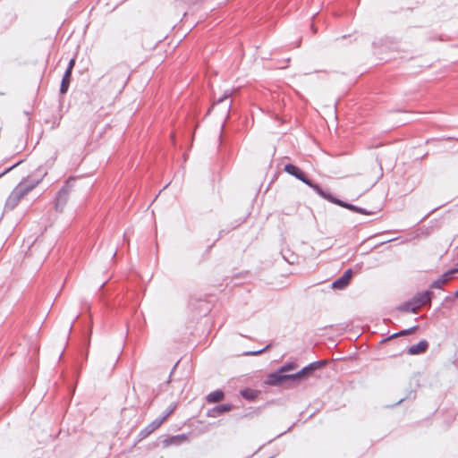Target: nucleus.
<instances>
[{"label": "nucleus", "instance_id": "obj_18", "mask_svg": "<svg viewBox=\"0 0 458 458\" xmlns=\"http://www.w3.org/2000/svg\"><path fill=\"white\" fill-rule=\"evenodd\" d=\"M416 329H417V327H411L410 329L403 330V331H401V332H399L397 334L393 335L391 336V338H394V337H396V336H399V335H408L410 333L414 332Z\"/></svg>", "mask_w": 458, "mask_h": 458}, {"label": "nucleus", "instance_id": "obj_8", "mask_svg": "<svg viewBox=\"0 0 458 458\" xmlns=\"http://www.w3.org/2000/svg\"><path fill=\"white\" fill-rule=\"evenodd\" d=\"M432 293L425 292L419 293L414 296L411 301H413L414 307L419 310L422 306L430 303Z\"/></svg>", "mask_w": 458, "mask_h": 458}, {"label": "nucleus", "instance_id": "obj_5", "mask_svg": "<svg viewBox=\"0 0 458 458\" xmlns=\"http://www.w3.org/2000/svg\"><path fill=\"white\" fill-rule=\"evenodd\" d=\"M174 407H171V408L167 409V411L162 417L157 418L148 426H147L142 432L144 434V436L148 435V434L152 433L154 430H156L157 428H158L162 425V423L166 420V418L174 411Z\"/></svg>", "mask_w": 458, "mask_h": 458}, {"label": "nucleus", "instance_id": "obj_6", "mask_svg": "<svg viewBox=\"0 0 458 458\" xmlns=\"http://www.w3.org/2000/svg\"><path fill=\"white\" fill-rule=\"evenodd\" d=\"M68 196H69V186L67 184L66 186L62 188L56 195L55 201V208L57 211L63 210L64 207L65 206V204L67 202Z\"/></svg>", "mask_w": 458, "mask_h": 458}, {"label": "nucleus", "instance_id": "obj_22", "mask_svg": "<svg viewBox=\"0 0 458 458\" xmlns=\"http://www.w3.org/2000/svg\"><path fill=\"white\" fill-rule=\"evenodd\" d=\"M455 296L458 298V290L455 292Z\"/></svg>", "mask_w": 458, "mask_h": 458}, {"label": "nucleus", "instance_id": "obj_15", "mask_svg": "<svg viewBox=\"0 0 458 458\" xmlns=\"http://www.w3.org/2000/svg\"><path fill=\"white\" fill-rule=\"evenodd\" d=\"M297 367H298L297 363H295V362H288V363L284 364V366H282L278 369L283 374H285L286 372H290V371L294 370L295 369H297Z\"/></svg>", "mask_w": 458, "mask_h": 458}, {"label": "nucleus", "instance_id": "obj_2", "mask_svg": "<svg viewBox=\"0 0 458 458\" xmlns=\"http://www.w3.org/2000/svg\"><path fill=\"white\" fill-rule=\"evenodd\" d=\"M43 174H40L38 178L29 177L19 183L9 195L5 204L6 208H14L20 200L41 182Z\"/></svg>", "mask_w": 458, "mask_h": 458}, {"label": "nucleus", "instance_id": "obj_4", "mask_svg": "<svg viewBox=\"0 0 458 458\" xmlns=\"http://www.w3.org/2000/svg\"><path fill=\"white\" fill-rule=\"evenodd\" d=\"M320 197H322L325 199H327L328 201H330V202H332L334 204H336L338 206L345 208H347L349 210H352V211H354V212H357V213H360V214H363V215H369V214L364 208H361L356 207L354 205L349 204L347 202L342 201V200L333 197L332 195H330V194H328V193H327L325 191H324V195H321Z\"/></svg>", "mask_w": 458, "mask_h": 458}, {"label": "nucleus", "instance_id": "obj_12", "mask_svg": "<svg viewBox=\"0 0 458 458\" xmlns=\"http://www.w3.org/2000/svg\"><path fill=\"white\" fill-rule=\"evenodd\" d=\"M224 393L220 390L214 391L207 396V400L209 403H217L223 400Z\"/></svg>", "mask_w": 458, "mask_h": 458}, {"label": "nucleus", "instance_id": "obj_10", "mask_svg": "<svg viewBox=\"0 0 458 458\" xmlns=\"http://www.w3.org/2000/svg\"><path fill=\"white\" fill-rule=\"evenodd\" d=\"M352 271L351 269L346 270L344 275L333 283V288L344 289L345 288L352 278Z\"/></svg>", "mask_w": 458, "mask_h": 458}, {"label": "nucleus", "instance_id": "obj_1", "mask_svg": "<svg viewBox=\"0 0 458 458\" xmlns=\"http://www.w3.org/2000/svg\"><path fill=\"white\" fill-rule=\"evenodd\" d=\"M324 364V361L313 362L303 368L297 373L294 374H283L280 370H276L274 373L268 375L266 383L270 386H278L287 380L301 381L308 377V375L320 368Z\"/></svg>", "mask_w": 458, "mask_h": 458}, {"label": "nucleus", "instance_id": "obj_11", "mask_svg": "<svg viewBox=\"0 0 458 458\" xmlns=\"http://www.w3.org/2000/svg\"><path fill=\"white\" fill-rule=\"evenodd\" d=\"M428 343L426 341H420L417 344L411 346L408 352L411 355L420 354L426 352L428 348Z\"/></svg>", "mask_w": 458, "mask_h": 458}, {"label": "nucleus", "instance_id": "obj_17", "mask_svg": "<svg viewBox=\"0 0 458 458\" xmlns=\"http://www.w3.org/2000/svg\"><path fill=\"white\" fill-rule=\"evenodd\" d=\"M231 409H232L231 405H229V404H222V405H218L215 409V411H217L218 413H222V412L229 411Z\"/></svg>", "mask_w": 458, "mask_h": 458}, {"label": "nucleus", "instance_id": "obj_13", "mask_svg": "<svg viewBox=\"0 0 458 458\" xmlns=\"http://www.w3.org/2000/svg\"><path fill=\"white\" fill-rule=\"evenodd\" d=\"M70 77H71L70 71H66L63 77L61 88H60V92L62 94L66 93L68 90L69 84H70Z\"/></svg>", "mask_w": 458, "mask_h": 458}, {"label": "nucleus", "instance_id": "obj_19", "mask_svg": "<svg viewBox=\"0 0 458 458\" xmlns=\"http://www.w3.org/2000/svg\"><path fill=\"white\" fill-rule=\"evenodd\" d=\"M74 64H75L74 59H71L70 62H69L68 67L66 69V71H70L71 74H72V68L74 66Z\"/></svg>", "mask_w": 458, "mask_h": 458}, {"label": "nucleus", "instance_id": "obj_21", "mask_svg": "<svg viewBox=\"0 0 458 458\" xmlns=\"http://www.w3.org/2000/svg\"><path fill=\"white\" fill-rule=\"evenodd\" d=\"M242 394L246 397V398H249V394H248V391L247 390H244L242 392Z\"/></svg>", "mask_w": 458, "mask_h": 458}, {"label": "nucleus", "instance_id": "obj_16", "mask_svg": "<svg viewBox=\"0 0 458 458\" xmlns=\"http://www.w3.org/2000/svg\"><path fill=\"white\" fill-rule=\"evenodd\" d=\"M186 438H187V437H186V436H185V435H179V436H176V437H172V438L169 440V442H170L171 444H176V445H177V444H179V443H181V442H182V441H185V440H186Z\"/></svg>", "mask_w": 458, "mask_h": 458}, {"label": "nucleus", "instance_id": "obj_9", "mask_svg": "<svg viewBox=\"0 0 458 458\" xmlns=\"http://www.w3.org/2000/svg\"><path fill=\"white\" fill-rule=\"evenodd\" d=\"M458 273V268L451 269L443 274L437 280L434 281L431 284L432 288H440L442 284L450 281L454 275Z\"/></svg>", "mask_w": 458, "mask_h": 458}, {"label": "nucleus", "instance_id": "obj_3", "mask_svg": "<svg viewBox=\"0 0 458 458\" xmlns=\"http://www.w3.org/2000/svg\"><path fill=\"white\" fill-rule=\"evenodd\" d=\"M284 171L286 173H288L289 174L301 180V182L306 183L310 188H312L319 196L324 195V191L321 190L318 184H315L310 180L307 179L305 174L297 166L291 165V164L286 165L284 166Z\"/></svg>", "mask_w": 458, "mask_h": 458}, {"label": "nucleus", "instance_id": "obj_7", "mask_svg": "<svg viewBox=\"0 0 458 458\" xmlns=\"http://www.w3.org/2000/svg\"><path fill=\"white\" fill-rule=\"evenodd\" d=\"M231 92L229 90H226L222 97H220L214 104L213 109L218 106L222 105L221 107V113L223 116L227 117L229 114V111L231 108V102H227V98L230 97Z\"/></svg>", "mask_w": 458, "mask_h": 458}, {"label": "nucleus", "instance_id": "obj_14", "mask_svg": "<svg viewBox=\"0 0 458 458\" xmlns=\"http://www.w3.org/2000/svg\"><path fill=\"white\" fill-rule=\"evenodd\" d=\"M398 309L402 311L412 312V313H417V311H418L417 309L414 307L413 301L411 300L402 304L401 306H399Z\"/></svg>", "mask_w": 458, "mask_h": 458}, {"label": "nucleus", "instance_id": "obj_20", "mask_svg": "<svg viewBox=\"0 0 458 458\" xmlns=\"http://www.w3.org/2000/svg\"><path fill=\"white\" fill-rule=\"evenodd\" d=\"M268 346H267L265 349L263 350H259V351H256V352H248V354H251V355H258L259 353H261L263 351H265L266 349H267Z\"/></svg>", "mask_w": 458, "mask_h": 458}]
</instances>
